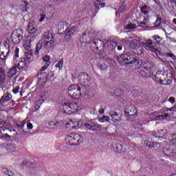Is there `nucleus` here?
Returning a JSON list of instances; mask_svg holds the SVG:
<instances>
[{"mask_svg": "<svg viewBox=\"0 0 176 176\" xmlns=\"http://www.w3.org/2000/svg\"><path fill=\"white\" fill-rule=\"evenodd\" d=\"M82 108H83L82 104H80L76 102H65L63 105L62 109L64 113L72 115V113H76V112H78V111H81Z\"/></svg>", "mask_w": 176, "mask_h": 176, "instance_id": "f257e3e1", "label": "nucleus"}, {"mask_svg": "<svg viewBox=\"0 0 176 176\" xmlns=\"http://www.w3.org/2000/svg\"><path fill=\"white\" fill-rule=\"evenodd\" d=\"M53 47H54V41H43L41 40L36 43L34 54L37 57H39V52L43 49H45L48 52H50V50H53Z\"/></svg>", "mask_w": 176, "mask_h": 176, "instance_id": "f03ea898", "label": "nucleus"}, {"mask_svg": "<svg viewBox=\"0 0 176 176\" xmlns=\"http://www.w3.org/2000/svg\"><path fill=\"white\" fill-rule=\"evenodd\" d=\"M66 141L67 145H71V146H76L77 145H80L83 142L82 136L79 134L68 135L66 138Z\"/></svg>", "mask_w": 176, "mask_h": 176, "instance_id": "7ed1b4c3", "label": "nucleus"}, {"mask_svg": "<svg viewBox=\"0 0 176 176\" xmlns=\"http://www.w3.org/2000/svg\"><path fill=\"white\" fill-rule=\"evenodd\" d=\"M68 94L74 100H79L82 98V92L80 91V87L76 85H70L68 88Z\"/></svg>", "mask_w": 176, "mask_h": 176, "instance_id": "20e7f679", "label": "nucleus"}, {"mask_svg": "<svg viewBox=\"0 0 176 176\" xmlns=\"http://www.w3.org/2000/svg\"><path fill=\"white\" fill-rule=\"evenodd\" d=\"M23 35H24V32L22 29L14 30L11 34V41L14 45H18V43H20L23 41Z\"/></svg>", "mask_w": 176, "mask_h": 176, "instance_id": "39448f33", "label": "nucleus"}, {"mask_svg": "<svg viewBox=\"0 0 176 176\" xmlns=\"http://www.w3.org/2000/svg\"><path fill=\"white\" fill-rule=\"evenodd\" d=\"M124 112L126 118H129V119H135V118L138 116V110L135 109V107L131 104L126 106Z\"/></svg>", "mask_w": 176, "mask_h": 176, "instance_id": "423d86ee", "label": "nucleus"}, {"mask_svg": "<svg viewBox=\"0 0 176 176\" xmlns=\"http://www.w3.org/2000/svg\"><path fill=\"white\" fill-rule=\"evenodd\" d=\"M116 60L120 64H122V63L124 62L127 65L133 64V61H134V59H133L131 56L129 55V54H121L120 56H117Z\"/></svg>", "mask_w": 176, "mask_h": 176, "instance_id": "0eeeda50", "label": "nucleus"}, {"mask_svg": "<svg viewBox=\"0 0 176 176\" xmlns=\"http://www.w3.org/2000/svg\"><path fill=\"white\" fill-rule=\"evenodd\" d=\"M90 76L88 75L87 73L81 72L77 77V80L79 83H80L82 86H87L89 83H90L91 80Z\"/></svg>", "mask_w": 176, "mask_h": 176, "instance_id": "6e6552de", "label": "nucleus"}, {"mask_svg": "<svg viewBox=\"0 0 176 176\" xmlns=\"http://www.w3.org/2000/svg\"><path fill=\"white\" fill-rule=\"evenodd\" d=\"M85 126L87 130H90L91 131H101V125L97 124L96 122L87 121L85 123Z\"/></svg>", "mask_w": 176, "mask_h": 176, "instance_id": "1a4fd4ad", "label": "nucleus"}, {"mask_svg": "<svg viewBox=\"0 0 176 176\" xmlns=\"http://www.w3.org/2000/svg\"><path fill=\"white\" fill-rule=\"evenodd\" d=\"M9 49L10 45L8 43H6L0 47V58L1 60H6L9 55Z\"/></svg>", "mask_w": 176, "mask_h": 176, "instance_id": "9d476101", "label": "nucleus"}, {"mask_svg": "<svg viewBox=\"0 0 176 176\" xmlns=\"http://www.w3.org/2000/svg\"><path fill=\"white\" fill-rule=\"evenodd\" d=\"M78 32V28L76 27H72L70 29H66L65 30V39H67V41H69V39H71V38H72V36H74V35H75V32Z\"/></svg>", "mask_w": 176, "mask_h": 176, "instance_id": "9b49d317", "label": "nucleus"}, {"mask_svg": "<svg viewBox=\"0 0 176 176\" xmlns=\"http://www.w3.org/2000/svg\"><path fill=\"white\" fill-rule=\"evenodd\" d=\"M15 67L19 70H25L27 68V61L25 60V58H19V62L16 64L14 63Z\"/></svg>", "mask_w": 176, "mask_h": 176, "instance_id": "f8f14e48", "label": "nucleus"}, {"mask_svg": "<svg viewBox=\"0 0 176 176\" xmlns=\"http://www.w3.org/2000/svg\"><path fill=\"white\" fill-rule=\"evenodd\" d=\"M151 45H153V41L152 39H148L145 43H143V46L148 47V50H149V52H152V53H156L157 50H156V47L154 46H151Z\"/></svg>", "mask_w": 176, "mask_h": 176, "instance_id": "ddd939ff", "label": "nucleus"}, {"mask_svg": "<svg viewBox=\"0 0 176 176\" xmlns=\"http://www.w3.org/2000/svg\"><path fill=\"white\" fill-rule=\"evenodd\" d=\"M43 42H54V37L51 32H45L43 35Z\"/></svg>", "mask_w": 176, "mask_h": 176, "instance_id": "4468645a", "label": "nucleus"}, {"mask_svg": "<svg viewBox=\"0 0 176 176\" xmlns=\"http://www.w3.org/2000/svg\"><path fill=\"white\" fill-rule=\"evenodd\" d=\"M5 80H6L5 69L0 67V85L2 86V87H6V82H5Z\"/></svg>", "mask_w": 176, "mask_h": 176, "instance_id": "2eb2a0df", "label": "nucleus"}, {"mask_svg": "<svg viewBox=\"0 0 176 176\" xmlns=\"http://www.w3.org/2000/svg\"><path fill=\"white\" fill-rule=\"evenodd\" d=\"M36 31H38V28L35 25V22H30L28 25V32L32 35L36 34Z\"/></svg>", "mask_w": 176, "mask_h": 176, "instance_id": "dca6fc26", "label": "nucleus"}, {"mask_svg": "<svg viewBox=\"0 0 176 176\" xmlns=\"http://www.w3.org/2000/svg\"><path fill=\"white\" fill-rule=\"evenodd\" d=\"M25 124V122H18L15 124V129H17L19 133L23 134V135L27 134V132H25V131H24Z\"/></svg>", "mask_w": 176, "mask_h": 176, "instance_id": "f3484780", "label": "nucleus"}, {"mask_svg": "<svg viewBox=\"0 0 176 176\" xmlns=\"http://www.w3.org/2000/svg\"><path fill=\"white\" fill-rule=\"evenodd\" d=\"M155 67V64L152 61H147L144 64V69L148 72H152V69Z\"/></svg>", "mask_w": 176, "mask_h": 176, "instance_id": "a211bd4d", "label": "nucleus"}, {"mask_svg": "<svg viewBox=\"0 0 176 176\" xmlns=\"http://www.w3.org/2000/svg\"><path fill=\"white\" fill-rule=\"evenodd\" d=\"M10 100H12V94L9 93L5 94L0 99V104H5L8 101H10Z\"/></svg>", "mask_w": 176, "mask_h": 176, "instance_id": "6ab92c4d", "label": "nucleus"}, {"mask_svg": "<svg viewBox=\"0 0 176 176\" xmlns=\"http://www.w3.org/2000/svg\"><path fill=\"white\" fill-rule=\"evenodd\" d=\"M139 74H140V75L143 76V78H149L151 76V75H152L151 72H148V71L145 70V69H144V67H142L141 69H140Z\"/></svg>", "mask_w": 176, "mask_h": 176, "instance_id": "aec40b11", "label": "nucleus"}, {"mask_svg": "<svg viewBox=\"0 0 176 176\" xmlns=\"http://www.w3.org/2000/svg\"><path fill=\"white\" fill-rule=\"evenodd\" d=\"M94 6L95 8V15H96L98 12V10H100V8L105 7V3H100V1H98V0H96V2L94 3Z\"/></svg>", "mask_w": 176, "mask_h": 176, "instance_id": "412c9836", "label": "nucleus"}, {"mask_svg": "<svg viewBox=\"0 0 176 176\" xmlns=\"http://www.w3.org/2000/svg\"><path fill=\"white\" fill-rule=\"evenodd\" d=\"M16 74H17V67L14 65V66L9 69L8 76V78H13Z\"/></svg>", "mask_w": 176, "mask_h": 176, "instance_id": "4be33fe9", "label": "nucleus"}, {"mask_svg": "<svg viewBox=\"0 0 176 176\" xmlns=\"http://www.w3.org/2000/svg\"><path fill=\"white\" fill-rule=\"evenodd\" d=\"M47 67H49V65L45 64V65L42 67L41 69L39 70L36 76H39V75L40 76H47V74L43 72V71H46V69H47Z\"/></svg>", "mask_w": 176, "mask_h": 176, "instance_id": "5701e85b", "label": "nucleus"}, {"mask_svg": "<svg viewBox=\"0 0 176 176\" xmlns=\"http://www.w3.org/2000/svg\"><path fill=\"white\" fill-rule=\"evenodd\" d=\"M163 153H164V155L166 156L173 157V156L175 155V152H174L173 151H171L170 149H168L167 148H163Z\"/></svg>", "mask_w": 176, "mask_h": 176, "instance_id": "b1692460", "label": "nucleus"}, {"mask_svg": "<svg viewBox=\"0 0 176 176\" xmlns=\"http://www.w3.org/2000/svg\"><path fill=\"white\" fill-rule=\"evenodd\" d=\"M94 45L96 46V50H98L99 47H102V46H104V42H102V41H101L100 39H95L94 41Z\"/></svg>", "mask_w": 176, "mask_h": 176, "instance_id": "393cba45", "label": "nucleus"}, {"mask_svg": "<svg viewBox=\"0 0 176 176\" xmlns=\"http://www.w3.org/2000/svg\"><path fill=\"white\" fill-rule=\"evenodd\" d=\"M146 145L148 146V148H149V149H152V148H156V146H157V142L146 141Z\"/></svg>", "mask_w": 176, "mask_h": 176, "instance_id": "a878e982", "label": "nucleus"}, {"mask_svg": "<svg viewBox=\"0 0 176 176\" xmlns=\"http://www.w3.org/2000/svg\"><path fill=\"white\" fill-rule=\"evenodd\" d=\"M148 9H150V7L146 5H144L140 8V12L141 13H142V14H148L149 11H148Z\"/></svg>", "mask_w": 176, "mask_h": 176, "instance_id": "bb28decb", "label": "nucleus"}, {"mask_svg": "<svg viewBox=\"0 0 176 176\" xmlns=\"http://www.w3.org/2000/svg\"><path fill=\"white\" fill-rule=\"evenodd\" d=\"M109 113L110 117L113 119V122H119V120L115 118H116V116H119V114H118V113H116L113 111H110Z\"/></svg>", "mask_w": 176, "mask_h": 176, "instance_id": "cd10ccee", "label": "nucleus"}, {"mask_svg": "<svg viewBox=\"0 0 176 176\" xmlns=\"http://www.w3.org/2000/svg\"><path fill=\"white\" fill-rule=\"evenodd\" d=\"M151 78H152L154 82H157V83H160V76L159 72L157 73L155 75L150 76Z\"/></svg>", "mask_w": 176, "mask_h": 176, "instance_id": "c85d7f7f", "label": "nucleus"}, {"mask_svg": "<svg viewBox=\"0 0 176 176\" xmlns=\"http://www.w3.org/2000/svg\"><path fill=\"white\" fill-rule=\"evenodd\" d=\"M124 12H126V4L124 3L121 6H120L118 11L116 12V14H118V13H124Z\"/></svg>", "mask_w": 176, "mask_h": 176, "instance_id": "c756f323", "label": "nucleus"}, {"mask_svg": "<svg viewBox=\"0 0 176 176\" xmlns=\"http://www.w3.org/2000/svg\"><path fill=\"white\" fill-rule=\"evenodd\" d=\"M54 126L56 129H60L61 127H64V122L63 121H58L54 124Z\"/></svg>", "mask_w": 176, "mask_h": 176, "instance_id": "7c9ffc66", "label": "nucleus"}, {"mask_svg": "<svg viewBox=\"0 0 176 176\" xmlns=\"http://www.w3.org/2000/svg\"><path fill=\"white\" fill-rule=\"evenodd\" d=\"M115 148L118 153H122L123 152V146L120 143H117L115 146Z\"/></svg>", "mask_w": 176, "mask_h": 176, "instance_id": "2f4dec72", "label": "nucleus"}, {"mask_svg": "<svg viewBox=\"0 0 176 176\" xmlns=\"http://www.w3.org/2000/svg\"><path fill=\"white\" fill-rule=\"evenodd\" d=\"M43 61L44 63H45V65H50V64H51V63H50V56L49 55H45L43 57Z\"/></svg>", "mask_w": 176, "mask_h": 176, "instance_id": "473e14b6", "label": "nucleus"}, {"mask_svg": "<svg viewBox=\"0 0 176 176\" xmlns=\"http://www.w3.org/2000/svg\"><path fill=\"white\" fill-rule=\"evenodd\" d=\"M16 149V146H14V144H10L7 146V151L8 152H14Z\"/></svg>", "mask_w": 176, "mask_h": 176, "instance_id": "72a5a7b5", "label": "nucleus"}, {"mask_svg": "<svg viewBox=\"0 0 176 176\" xmlns=\"http://www.w3.org/2000/svg\"><path fill=\"white\" fill-rule=\"evenodd\" d=\"M35 39H36V37L35 36H32L30 38L27 40L28 46H29V47H31V43H32Z\"/></svg>", "mask_w": 176, "mask_h": 176, "instance_id": "f704fd0d", "label": "nucleus"}, {"mask_svg": "<svg viewBox=\"0 0 176 176\" xmlns=\"http://www.w3.org/2000/svg\"><path fill=\"white\" fill-rule=\"evenodd\" d=\"M20 51V49L19 47H16L15 50L14 52V61L16 63V58H19V52Z\"/></svg>", "mask_w": 176, "mask_h": 176, "instance_id": "c9c22d12", "label": "nucleus"}, {"mask_svg": "<svg viewBox=\"0 0 176 176\" xmlns=\"http://www.w3.org/2000/svg\"><path fill=\"white\" fill-rule=\"evenodd\" d=\"M162 24V17L159 16V15L157 16V19L155 22V27H160V25Z\"/></svg>", "mask_w": 176, "mask_h": 176, "instance_id": "e433bc0d", "label": "nucleus"}, {"mask_svg": "<svg viewBox=\"0 0 176 176\" xmlns=\"http://www.w3.org/2000/svg\"><path fill=\"white\" fill-rule=\"evenodd\" d=\"M63 65H64V59L63 58L60 60V61L56 65V67L57 68H59V69H62Z\"/></svg>", "mask_w": 176, "mask_h": 176, "instance_id": "4c0bfd02", "label": "nucleus"}, {"mask_svg": "<svg viewBox=\"0 0 176 176\" xmlns=\"http://www.w3.org/2000/svg\"><path fill=\"white\" fill-rule=\"evenodd\" d=\"M135 28H137V25L134 23H129L126 26V30H134Z\"/></svg>", "mask_w": 176, "mask_h": 176, "instance_id": "58836bf2", "label": "nucleus"}, {"mask_svg": "<svg viewBox=\"0 0 176 176\" xmlns=\"http://www.w3.org/2000/svg\"><path fill=\"white\" fill-rule=\"evenodd\" d=\"M160 74V85H164L163 84V82L166 80V77L164 74L159 72Z\"/></svg>", "mask_w": 176, "mask_h": 176, "instance_id": "ea45409f", "label": "nucleus"}, {"mask_svg": "<svg viewBox=\"0 0 176 176\" xmlns=\"http://www.w3.org/2000/svg\"><path fill=\"white\" fill-rule=\"evenodd\" d=\"M152 39H153V41H155V42H157V43L162 42V37H160V36L157 35H155L153 36Z\"/></svg>", "mask_w": 176, "mask_h": 176, "instance_id": "a19ab883", "label": "nucleus"}, {"mask_svg": "<svg viewBox=\"0 0 176 176\" xmlns=\"http://www.w3.org/2000/svg\"><path fill=\"white\" fill-rule=\"evenodd\" d=\"M25 60L26 61H30L31 58H32V52H28L25 54Z\"/></svg>", "mask_w": 176, "mask_h": 176, "instance_id": "79ce46f5", "label": "nucleus"}, {"mask_svg": "<svg viewBox=\"0 0 176 176\" xmlns=\"http://www.w3.org/2000/svg\"><path fill=\"white\" fill-rule=\"evenodd\" d=\"M41 105L38 104V102L34 103V112H36L39 110V108H41Z\"/></svg>", "mask_w": 176, "mask_h": 176, "instance_id": "37998d69", "label": "nucleus"}, {"mask_svg": "<svg viewBox=\"0 0 176 176\" xmlns=\"http://www.w3.org/2000/svg\"><path fill=\"white\" fill-rule=\"evenodd\" d=\"M1 171L3 173V174H5V175H8L9 174V169L6 168H3L1 169Z\"/></svg>", "mask_w": 176, "mask_h": 176, "instance_id": "c03bdc74", "label": "nucleus"}, {"mask_svg": "<svg viewBox=\"0 0 176 176\" xmlns=\"http://www.w3.org/2000/svg\"><path fill=\"white\" fill-rule=\"evenodd\" d=\"M152 134H153V136L156 138L159 137V135H160V131H158L157 132H153Z\"/></svg>", "mask_w": 176, "mask_h": 176, "instance_id": "a18cd8bd", "label": "nucleus"}, {"mask_svg": "<svg viewBox=\"0 0 176 176\" xmlns=\"http://www.w3.org/2000/svg\"><path fill=\"white\" fill-rule=\"evenodd\" d=\"M19 90H20V87L17 86L12 90V91L14 94H17V93H19Z\"/></svg>", "mask_w": 176, "mask_h": 176, "instance_id": "49530a36", "label": "nucleus"}, {"mask_svg": "<svg viewBox=\"0 0 176 176\" xmlns=\"http://www.w3.org/2000/svg\"><path fill=\"white\" fill-rule=\"evenodd\" d=\"M166 57H170V58H173V59L175 58V56L173 53H171V54H170V53L166 54Z\"/></svg>", "mask_w": 176, "mask_h": 176, "instance_id": "de8ad7c7", "label": "nucleus"}, {"mask_svg": "<svg viewBox=\"0 0 176 176\" xmlns=\"http://www.w3.org/2000/svg\"><path fill=\"white\" fill-rule=\"evenodd\" d=\"M45 18H46V14H41V18L39 19V21L40 22L43 21V20H45Z\"/></svg>", "mask_w": 176, "mask_h": 176, "instance_id": "09e8293b", "label": "nucleus"}, {"mask_svg": "<svg viewBox=\"0 0 176 176\" xmlns=\"http://www.w3.org/2000/svg\"><path fill=\"white\" fill-rule=\"evenodd\" d=\"M106 69H107V67H105V65H100L99 66V69L100 71H105Z\"/></svg>", "mask_w": 176, "mask_h": 176, "instance_id": "8fccbe9b", "label": "nucleus"}, {"mask_svg": "<svg viewBox=\"0 0 176 176\" xmlns=\"http://www.w3.org/2000/svg\"><path fill=\"white\" fill-rule=\"evenodd\" d=\"M27 127H28V130H32V128L34 127V126L32 125V124L31 122H29L27 124Z\"/></svg>", "mask_w": 176, "mask_h": 176, "instance_id": "3c124183", "label": "nucleus"}, {"mask_svg": "<svg viewBox=\"0 0 176 176\" xmlns=\"http://www.w3.org/2000/svg\"><path fill=\"white\" fill-rule=\"evenodd\" d=\"M168 101L171 102V104H174V102H175V98L174 97H170Z\"/></svg>", "mask_w": 176, "mask_h": 176, "instance_id": "603ef678", "label": "nucleus"}, {"mask_svg": "<svg viewBox=\"0 0 176 176\" xmlns=\"http://www.w3.org/2000/svg\"><path fill=\"white\" fill-rule=\"evenodd\" d=\"M146 23L145 22H143V21H141L139 23V27H146Z\"/></svg>", "mask_w": 176, "mask_h": 176, "instance_id": "864d4df0", "label": "nucleus"}, {"mask_svg": "<svg viewBox=\"0 0 176 176\" xmlns=\"http://www.w3.org/2000/svg\"><path fill=\"white\" fill-rule=\"evenodd\" d=\"M10 140V135L8 133L4 134V140Z\"/></svg>", "mask_w": 176, "mask_h": 176, "instance_id": "5fc2aeb1", "label": "nucleus"}, {"mask_svg": "<svg viewBox=\"0 0 176 176\" xmlns=\"http://www.w3.org/2000/svg\"><path fill=\"white\" fill-rule=\"evenodd\" d=\"M102 120H105V122H109V117L107 116H104L102 117Z\"/></svg>", "mask_w": 176, "mask_h": 176, "instance_id": "6e6d98bb", "label": "nucleus"}, {"mask_svg": "<svg viewBox=\"0 0 176 176\" xmlns=\"http://www.w3.org/2000/svg\"><path fill=\"white\" fill-rule=\"evenodd\" d=\"M155 118H157V120H163V115L157 116Z\"/></svg>", "mask_w": 176, "mask_h": 176, "instance_id": "4d7b16f0", "label": "nucleus"}, {"mask_svg": "<svg viewBox=\"0 0 176 176\" xmlns=\"http://www.w3.org/2000/svg\"><path fill=\"white\" fill-rule=\"evenodd\" d=\"M14 173H13L12 170H9L8 176H14Z\"/></svg>", "mask_w": 176, "mask_h": 176, "instance_id": "13d9d810", "label": "nucleus"}, {"mask_svg": "<svg viewBox=\"0 0 176 176\" xmlns=\"http://www.w3.org/2000/svg\"><path fill=\"white\" fill-rule=\"evenodd\" d=\"M165 86H168V85H171V80H168L166 84H164Z\"/></svg>", "mask_w": 176, "mask_h": 176, "instance_id": "bf43d9fd", "label": "nucleus"}, {"mask_svg": "<svg viewBox=\"0 0 176 176\" xmlns=\"http://www.w3.org/2000/svg\"><path fill=\"white\" fill-rule=\"evenodd\" d=\"M48 76H50L51 78H54V72H50V73L48 74Z\"/></svg>", "mask_w": 176, "mask_h": 176, "instance_id": "052dcab7", "label": "nucleus"}, {"mask_svg": "<svg viewBox=\"0 0 176 176\" xmlns=\"http://www.w3.org/2000/svg\"><path fill=\"white\" fill-rule=\"evenodd\" d=\"M104 112H105V109H100L99 110V113H100V115H102V113H104Z\"/></svg>", "mask_w": 176, "mask_h": 176, "instance_id": "680f3d73", "label": "nucleus"}, {"mask_svg": "<svg viewBox=\"0 0 176 176\" xmlns=\"http://www.w3.org/2000/svg\"><path fill=\"white\" fill-rule=\"evenodd\" d=\"M85 36H86V33H84L82 36H80V41H82V39H84Z\"/></svg>", "mask_w": 176, "mask_h": 176, "instance_id": "e2e57ef3", "label": "nucleus"}, {"mask_svg": "<svg viewBox=\"0 0 176 176\" xmlns=\"http://www.w3.org/2000/svg\"><path fill=\"white\" fill-rule=\"evenodd\" d=\"M5 133H2L0 135V140H5Z\"/></svg>", "mask_w": 176, "mask_h": 176, "instance_id": "0e129e2a", "label": "nucleus"}, {"mask_svg": "<svg viewBox=\"0 0 176 176\" xmlns=\"http://www.w3.org/2000/svg\"><path fill=\"white\" fill-rule=\"evenodd\" d=\"M168 111H170V112L172 111V112H174V109H173V107L172 108H170V109H166V112H168Z\"/></svg>", "mask_w": 176, "mask_h": 176, "instance_id": "69168bd1", "label": "nucleus"}, {"mask_svg": "<svg viewBox=\"0 0 176 176\" xmlns=\"http://www.w3.org/2000/svg\"><path fill=\"white\" fill-rule=\"evenodd\" d=\"M170 142H173V144H176V138H173V139L170 140Z\"/></svg>", "mask_w": 176, "mask_h": 176, "instance_id": "338daca9", "label": "nucleus"}, {"mask_svg": "<svg viewBox=\"0 0 176 176\" xmlns=\"http://www.w3.org/2000/svg\"><path fill=\"white\" fill-rule=\"evenodd\" d=\"M2 131H5V129L3 127L0 128V135H2Z\"/></svg>", "mask_w": 176, "mask_h": 176, "instance_id": "774afa93", "label": "nucleus"}]
</instances>
